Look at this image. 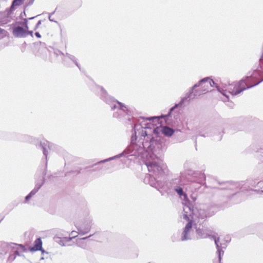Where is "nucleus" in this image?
<instances>
[{
    "label": "nucleus",
    "instance_id": "31",
    "mask_svg": "<svg viewBox=\"0 0 263 263\" xmlns=\"http://www.w3.org/2000/svg\"><path fill=\"white\" fill-rule=\"evenodd\" d=\"M205 232H209L210 235L212 233V231L209 228L205 229Z\"/></svg>",
    "mask_w": 263,
    "mask_h": 263
},
{
    "label": "nucleus",
    "instance_id": "37",
    "mask_svg": "<svg viewBox=\"0 0 263 263\" xmlns=\"http://www.w3.org/2000/svg\"><path fill=\"white\" fill-rule=\"evenodd\" d=\"M3 31H4V29L0 28V33H2Z\"/></svg>",
    "mask_w": 263,
    "mask_h": 263
},
{
    "label": "nucleus",
    "instance_id": "39",
    "mask_svg": "<svg viewBox=\"0 0 263 263\" xmlns=\"http://www.w3.org/2000/svg\"><path fill=\"white\" fill-rule=\"evenodd\" d=\"M43 50H44V51H45V52H46V51H47V49H45V48H44V49H43Z\"/></svg>",
    "mask_w": 263,
    "mask_h": 263
},
{
    "label": "nucleus",
    "instance_id": "27",
    "mask_svg": "<svg viewBox=\"0 0 263 263\" xmlns=\"http://www.w3.org/2000/svg\"><path fill=\"white\" fill-rule=\"evenodd\" d=\"M41 23H42V21L40 20V21H39L37 23V24H36L34 28V30H36L40 26V25L41 24Z\"/></svg>",
    "mask_w": 263,
    "mask_h": 263
},
{
    "label": "nucleus",
    "instance_id": "8",
    "mask_svg": "<svg viewBox=\"0 0 263 263\" xmlns=\"http://www.w3.org/2000/svg\"><path fill=\"white\" fill-rule=\"evenodd\" d=\"M91 227V222L90 221H86L81 226L77 227L78 233L82 235H85L90 231Z\"/></svg>",
    "mask_w": 263,
    "mask_h": 263
},
{
    "label": "nucleus",
    "instance_id": "28",
    "mask_svg": "<svg viewBox=\"0 0 263 263\" xmlns=\"http://www.w3.org/2000/svg\"><path fill=\"white\" fill-rule=\"evenodd\" d=\"M34 0H29L27 4H26V7L32 5L34 2Z\"/></svg>",
    "mask_w": 263,
    "mask_h": 263
},
{
    "label": "nucleus",
    "instance_id": "7",
    "mask_svg": "<svg viewBox=\"0 0 263 263\" xmlns=\"http://www.w3.org/2000/svg\"><path fill=\"white\" fill-rule=\"evenodd\" d=\"M12 34L13 36L17 38H25L26 37V28H24L18 25H16V23L12 24Z\"/></svg>",
    "mask_w": 263,
    "mask_h": 263
},
{
    "label": "nucleus",
    "instance_id": "24",
    "mask_svg": "<svg viewBox=\"0 0 263 263\" xmlns=\"http://www.w3.org/2000/svg\"><path fill=\"white\" fill-rule=\"evenodd\" d=\"M12 136L16 137V139L19 140H21L22 138L26 137V136H23L22 135H18V134H13L12 135Z\"/></svg>",
    "mask_w": 263,
    "mask_h": 263
},
{
    "label": "nucleus",
    "instance_id": "38",
    "mask_svg": "<svg viewBox=\"0 0 263 263\" xmlns=\"http://www.w3.org/2000/svg\"><path fill=\"white\" fill-rule=\"evenodd\" d=\"M74 233H77V232L75 231H72L71 234L72 235Z\"/></svg>",
    "mask_w": 263,
    "mask_h": 263
},
{
    "label": "nucleus",
    "instance_id": "34",
    "mask_svg": "<svg viewBox=\"0 0 263 263\" xmlns=\"http://www.w3.org/2000/svg\"><path fill=\"white\" fill-rule=\"evenodd\" d=\"M0 137L2 138H5V136L3 133H0Z\"/></svg>",
    "mask_w": 263,
    "mask_h": 263
},
{
    "label": "nucleus",
    "instance_id": "1",
    "mask_svg": "<svg viewBox=\"0 0 263 263\" xmlns=\"http://www.w3.org/2000/svg\"><path fill=\"white\" fill-rule=\"evenodd\" d=\"M166 116V115L163 116L162 117H140L138 121L140 122V119H142L143 121H149L153 123L152 126H154L157 122L159 123L161 118H163L166 120L171 116V114L169 116ZM141 123L134 125L132 131L130 143L123 152L114 157L101 161L95 165L100 164L121 157L128 158L134 156L137 158L140 155H145L146 159L145 161V164L149 172L152 173V174H146L144 179V182L156 189L161 195H163L161 189L163 188L165 183L162 181V179H163L167 174L168 169L165 164L158 163L156 161L158 158V155L162 152L164 145L163 142L158 135L161 132L164 136L171 137L174 133V130L167 126H163L161 128L157 127L154 128L152 130L151 124H147L144 127Z\"/></svg>",
    "mask_w": 263,
    "mask_h": 263
},
{
    "label": "nucleus",
    "instance_id": "40",
    "mask_svg": "<svg viewBox=\"0 0 263 263\" xmlns=\"http://www.w3.org/2000/svg\"><path fill=\"white\" fill-rule=\"evenodd\" d=\"M44 259V258L43 257H42L41 258L40 260H43Z\"/></svg>",
    "mask_w": 263,
    "mask_h": 263
},
{
    "label": "nucleus",
    "instance_id": "10",
    "mask_svg": "<svg viewBox=\"0 0 263 263\" xmlns=\"http://www.w3.org/2000/svg\"><path fill=\"white\" fill-rule=\"evenodd\" d=\"M222 205L216 203H212L205 209L209 217L215 215L216 212L222 208Z\"/></svg>",
    "mask_w": 263,
    "mask_h": 263
},
{
    "label": "nucleus",
    "instance_id": "4",
    "mask_svg": "<svg viewBox=\"0 0 263 263\" xmlns=\"http://www.w3.org/2000/svg\"><path fill=\"white\" fill-rule=\"evenodd\" d=\"M210 80L209 77H206L204 78L201 80H200L197 83L195 84L191 88V90H190V92L187 93L186 95V96L181 99L180 102L178 103H176L175 104L174 106L171 107L169 111L168 112V115L166 116H170L171 114H172V111H173L175 109L178 108V107H181L183 104L184 103L185 101L186 100V99L189 98H190L191 96V94L193 92V90L195 89L196 88H197L198 87H201V91H208V88L210 86L209 83V81Z\"/></svg>",
    "mask_w": 263,
    "mask_h": 263
},
{
    "label": "nucleus",
    "instance_id": "5",
    "mask_svg": "<svg viewBox=\"0 0 263 263\" xmlns=\"http://www.w3.org/2000/svg\"><path fill=\"white\" fill-rule=\"evenodd\" d=\"M217 183L221 187L214 186V188L220 190H224L227 192L225 196L231 198L237 193L238 184L233 181H221L217 180Z\"/></svg>",
    "mask_w": 263,
    "mask_h": 263
},
{
    "label": "nucleus",
    "instance_id": "30",
    "mask_svg": "<svg viewBox=\"0 0 263 263\" xmlns=\"http://www.w3.org/2000/svg\"><path fill=\"white\" fill-rule=\"evenodd\" d=\"M35 35L36 37L37 38H41V35L40 34V33L39 32H35Z\"/></svg>",
    "mask_w": 263,
    "mask_h": 263
},
{
    "label": "nucleus",
    "instance_id": "19",
    "mask_svg": "<svg viewBox=\"0 0 263 263\" xmlns=\"http://www.w3.org/2000/svg\"><path fill=\"white\" fill-rule=\"evenodd\" d=\"M209 83L210 86L213 87V86H215L217 90L220 92L222 95L226 96L228 99H229L228 96L226 95V90H223L221 87H220L212 79L210 78L209 81Z\"/></svg>",
    "mask_w": 263,
    "mask_h": 263
},
{
    "label": "nucleus",
    "instance_id": "15",
    "mask_svg": "<svg viewBox=\"0 0 263 263\" xmlns=\"http://www.w3.org/2000/svg\"><path fill=\"white\" fill-rule=\"evenodd\" d=\"M175 191L180 196L181 198H183V202L182 203V204L183 205V206H185L186 202H187V201H190L187 198V194L184 192L182 188L179 186L176 187Z\"/></svg>",
    "mask_w": 263,
    "mask_h": 263
},
{
    "label": "nucleus",
    "instance_id": "35",
    "mask_svg": "<svg viewBox=\"0 0 263 263\" xmlns=\"http://www.w3.org/2000/svg\"><path fill=\"white\" fill-rule=\"evenodd\" d=\"M199 135H200V136H203V137H206V136H209V135H203V134H199Z\"/></svg>",
    "mask_w": 263,
    "mask_h": 263
},
{
    "label": "nucleus",
    "instance_id": "21",
    "mask_svg": "<svg viewBox=\"0 0 263 263\" xmlns=\"http://www.w3.org/2000/svg\"><path fill=\"white\" fill-rule=\"evenodd\" d=\"M65 56L67 57L70 60H71L75 64V65L79 68V69L81 70L80 65L77 61V59L74 55L70 54L69 53H66Z\"/></svg>",
    "mask_w": 263,
    "mask_h": 263
},
{
    "label": "nucleus",
    "instance_id": "13",
    "mask_svg": "<svg viewBox=\"0 0 263 263\" xmlns=\"http://www.w3.org/2000/svg\"><path fill=\"white\" fill-rule=\"evenodd\" d=\"M212 238H213V240H214L215 244L216 245V248H217V253L218 254V260L219 262L220 263L221 260V256L223 255L224 253V251L222 250V247L221 244H219V238L217 237L216 238L215 236H212Z\"/></svg>",
    "mask_w": 263,
    "mask_h": 263
},
{
    "label": "nucleus",
    "instance_id": "26",
    "mask_svg": "<svg viewBox=\"0 0 263 263\" xmlns=\"http://www.w3.org/2000/svg\"><path fill=\"white\" fill-rule=\"evenodd\" d=\"M55 10H56V9L53 12L48 13V19L51 22H57L53 19H52V17H51V15H53L55 13Z\"/></svg>",
    "mask_w": 263,
    "mask_h": 263
},
{
    "label": "nucleus",
    "instance_id": "6",
    "mask_svg": "<svg viewBox=\"0 0 263 263\" xmlns=\"http://www.w3.org/2000/svg\"><path fill=\"white\" fill-rule=\"evenodd\" d=\"M2 247L5 248L6 249V253H8L9 255L13 254L14 252L18 248H20L23 252H26L27 249L25 246L23 244H18L14 242H4L2 244Z\"/></svg>",
    "mask_w": 263,
    "mask_h": 263
},
{
    "label": "nucleus",
    "instance_id": "18",
    "mask_svg": "<svg viewBox=\"0 0 263 263\" xmlns=\"http://www.w3.org/2000/svg\"><path fill=\"white\" fill-rule=\"evenodd\" d=\"M21 252H22L21 251V249L20 248H18L14 252V253L13 254H10L9 255L8 258H7V261L10 262L11 263L13 262L16 258L17 256H24L23 254H22L21 253Z\"/></svg>",
    "mask_w": 263,
    "mask_h": 263
},
{
    "label": "nucleus",
    "instance_id": "36",
    "mask_svg": "<svg viewBox=\"0 0 263 263\" xmlns=\"http://www.w3.org/2000/svg\"><path fill=\"white\" fill-rule=\"evenodd\" d=\"M91 235H89L88 237H84V238H82V239H84V240L86 239H87L88 237H91Z\"/></svg>",
    "mask_w": 263,
    "mask_h": 263
},
{
    "label": "nucleus",
    "instance_id": "11",
    "mask_svg": "<svg viewBox=\"0 0 263 263\" xmlns=\"http://www.w3.org/2000/svg\"><path fill=\"white\" fill-rule=\"evenodd\" d=\"M44 183V179H43L42 182L36 183L34 188L25 197V202L28 201L33 196H34L43 186Z\"/></svg>",
    "mask_w": 263,
    "mask_h": 263
},
{
    "label": "nucleus",
    "instance_id": "41",
    "mask_svg": "<svg viewBox=\"0 0 263 263\" xmlns=\"http://www.w3.org/2000/svg\"><path fill=\"white\" fill-rule=\"evenodd\" d=\"M221 136L220 137L219 140H221Z\"/></svg>",
    "mask_w": 263,
    "mask_h": 263
},
{
    "label": "nucleus",
    "instance_id": "17",
    "mask_svg": "<svg viewBox=\"0 0 263 263\" xmlns=\"http://www.w3.org/2000/svg\"><path fill=\"white\" fill-rule=\"evenodd\" d=\"M25 0H13L11 3V5L9 8L8 14H11L13 11L15 9V7L20 6L23 4Z\"/></svg>",
    "mask_w": 263,
    "mask_h": 263
},
{
    "label": "nucleus",
    "instance_id": "25",
    "mask_svg": "<svg viewBox=\"0 0 263 263\" xmlns=\"http://www.w3.org/2000/svg\"><path fill=\"white\" fill-rule=\"evenodd\" d=\"M33 31H29V27L26 29V37H27L28 35H30L32 37H33Z\"/></svg>",
    "mask_w": 263,
    "mask_h": 263
},
{
    "label": "nucleus",
    "instance_id": "33",
    "mask_svg": "<svg viewBox=\"0 0 263 263\" xmlns=\"http://www.w3.org/2000/svg\"><path fill=\"white\" fill-rule=\"evenodd\" d=\"M40 251H41L42 254H44V253L48 254V252H46L44 249H41Z\"/></svg>",
    "mask_w": 263,
    "mask_h": 263
},
{
    "label": "nucleus",
    "instance_id": "29",
    "mask_svg": "<svg viewBox=\"0 0 263 263\" xmlns=\"http://www.w3.org/2000/svg\"><path fill=\"white\" fill-rule=\"evenodd\" d=\"M54 53L57 54V55H59V54H62V55L64 56L65 55V54H64L62 52H61V51L60 50H58L55 52H54Z\"/></svg>",
    "mask_w": 263,
    "mask_h": 263
},
{
    "label": "nucleus",
    "instance_id": "14",
    "mask_svg": "<svg viewBox=\"0 0 263 263\" xmlns=\"http://www.w3.org/2000/svg\"><path fill=\"white\" fill-rule=\"evenodd\" d=\"M196 233L197 235V237L199 238H210L211 239H213L212 236H215L214 235H212L209 234V232H205V229H200L196 228Z\"/></svg>",
    "mask_w": 263,
    "mask_h": 263
},
{
    "label": "nucleus",
    "instance_id": "32",
    "mask_svg": "<svg viewBox=\"0 0 263 263\" xmlns=\"http://www.w3.org/2000/svg\"><path fill=\"white\" fill-rule=\"evenodd\" d=\"M24 15L26 16V13L25 10L23 12L21 13V14H20V17H23Z\"/></svg>",
    "mask_w": 263,
    "mask_h": 263
},
{
    "label": "nucleus",
    "instance_id": "20",
    "mask_svg": "<svg viewBox=\"0 0 263 263\" xmlns=\"http://www.w3.org/2000/svg\"><path fill=\"white\" fill-rule=\"evenodd\" d=\"M39 15H37L35 16L29 17L28 18H24L23 22L18 21V22H16L15 23H16V25H18L20 26L22 25V27L27 29V28L29 27L28 25V20H33L35 17H37Z\"/></svg>",
    "mask_w": 263,
    "mask_h": 263
},
{
    "label": "nucleus",
    "instance_id": "3",
    "mask_svg": "<svg viewBox=\"0 0 263 263\" xmlns=\"http://www.w3.org/2000/svg\"><path fill=\"white\" fill-rule=\"evenodd\" d=\"M96 93L105 103L109 105L111 110H117L113 113V117L122 119V117L126 115L128 116L127 120L130 121L133 118L129 117V111L127 107L123 103L118 101L114 97L108 95L107 91L103 87L100 86H96Z\"/></svg>",
    "mask_w": 263,
    "mask_h": 263
},
{
    "label": "nucleus",
    "instance_id": "22",
    "mask_svg": "<svg viewBox=\"0 0 263 263\" xmlns=\"http://www.w3.org/2000/svg\"><path fill=\"white\" fill-rule=\"evenodd\" d=\"M54 239L55 242L58 243L61 246H65L63 238L59 237H54Z\"/></svg>",
    "mask_w": 263,
    "mask_h": 263
},
{
    "label": "nucleus",
    "instance_id": "2",
    "mask_svg": "<svg viewBox=\"0 0 263 263\" xmlns=\"http://www.w3.org/2000/svg\"><path fill=\"white\" fill-rule=\"evenodd\" d=\"M185 206H183L182 218L187 221L183 231L182 233L181 240L186 241L191 239V238L189 233L193 228V221L197 219L200 220H205L209 217L208 212L204 209H194V205L191 201H187L185 203ZM198 222L199 221H198Z\"/></svg>",
    "mask_w": 263,
    "mask_h": 263
},
{
    "label": "nucleus",
    "instance_id": "23",
    "mask_svg": "<svg viewBox=\"0 0 263 263\" xmlns=\"http://www.w3.org/2000/svg\"><path fill=\"white\" fill-rule=\"evenodd\" d=\"M76 237V236H72V237H63L64 245H65V243L66 242L70 241L72 238H75Z\"/></svg>",
    "mask_w": 263,
    "mask_h": 263
},
{
    "label": "nucleus",
    "instance_id": "16",
    "mask_svg": "<svg viewBox=\"0 0 263 263\" xmlns=\"http://www.w3.org/2000/svg\"><path fill=\"white\" fill-rule=\"evenodd\" d=\"M42 249V241L41 238H37L34 242L33 247L29 248V250L32 252L39 251Z\"/></svg>",
    "mask_w": 263,
    "mask_h": 263
},
{
    "label": "nucleus",
    "instance_id": "12",
    "mask_svg": "<svg viewBox=\"0 0 263 263\" xmlns=\"http://www.w3.org/2000/svg\"><path fill=\"white\" fill-rule=\"evenodd\" d=\"M39 146L42 149L43 155L45 156L46 158V167H47L48 149H50L51 145L48 141H45L41 142Z\"/></svg>",
    "mask_w": 263,
    "mask_h": 263
},
{
    "label": "nucleus",
    "instance_id": "9",
    "mask_svg": "<svg viewBox=\"0 0 263 263\" xmlns=\"http://www.w3.org/2000/svg\"><path fill=\"white\" fill-rule=\"evenodd\" d=\"M194 178V181L197 182L199 184H203L205 183V175L203 173L200 172H195L193 174Z\"/></svg>",
    "mask_w": 263,
    "mask_h": 263
}]
</instances>
